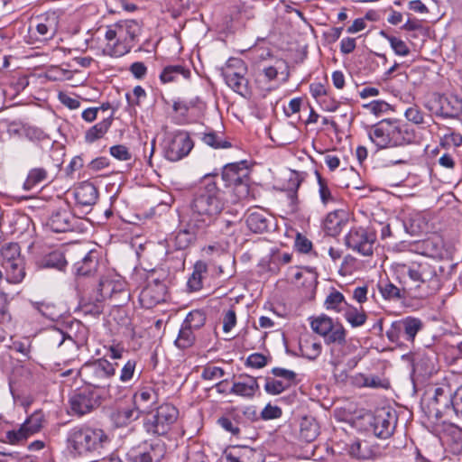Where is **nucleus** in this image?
<instances>
[{
    "label": "nucleus",
    "instance_id": "obj_30",
    "mask_svg": "<svg viewBox=\"0 0 462 462\" xmlns=\"http://www.w3.org/2000/svg\"><path fill=\"white\" fill-rule=\"evenodd\" d=\"M434 354H418L413 358V370L421 375H430L435 372Z\"/></svg>",
    "mask_w": 462,
    "mask_h": 462
},
{
    "label": "nucleus",
    "instance_id": "obj_55",
    "mask_svg": "<svg viewBox=\"0 0 462 462\" xmlns=\"http://www.w3.org/2000/svg\"><path fill=\"white\" fill-rule=\"evenodd\" d=\"M205 315L200 310H192L186 316L182 324L196 330L205 324Z\"/></svg>",
    "mask_w": 462,
    "mask_h": 462
},
{
    "label": "nucleus",
    "instance_id": "obj_46",
    "mask_svg": "<svg viewBox=\"0 0 462 462\" xmlns=\"http://www.w3.org/2000/svg\"><path fill=\"white\" fill-rule=\"evenodd\" d=\"M67 262L63 254L59 251H54L47 254L42 260V265L46 268H55L62 270Z\"/></svg>",
    "mask_w": 462,
    "mask_h": 462
},
{
    "label": "nucleus",
    "instance_id": "obj_15",
    "mask_svg": "<svg viewBox=\"0 0 462 462\" xmlns=\"http://www.w3.org/2000/svg\"><path fill=\"white\" fill-rule=\"evenodd\" d=\"M166 452L165 445L161 440L143 444L131 449L128 457L133 462H160Z\"/></svg>",
    "mask_w": 462,
    "mask_h": 462
},
{
    "label": "nucleus",
    "instance_id": "obj_31",
    "mask_svg": "<svg viewBox=\"0 0 462 462\" xmlns=\"http://www.w3.org/2000/svg\"><path fill=\"white\" fill-rule=\"evenodd\" d=\"M5 271L6 280L11 283L21 282L24 276V263L23 259H16L15 262H7L6 264L2 265Z\"/></svg>",
    "mask_w": 462,
    "mask_h": 462
},
{
    "label": "nucleus",
    "instance_id": "obj_11",
    "mask_svg": "<svg viewBox=\"0 0 462 462\" xmlns=\"http://www.w3.org/2000/svg\"><path fill=\"white\" fill-rule=\"evenodd\" d=\"M422 328L423 322L420 319L406 317L393 322L385 335L392 343H399L402 339L413 343L417 334Z\"/></svg>",
    "mask_w": 462,
    "mask_h": 462
},
{
    "label": "nucleus",
    "instance_id": "obj_19",
    "mask_svg": "<svg viewBox=\"0 0 462 462\" xmlns=\"http://www.w3.org/2000/svg\"><path fill=\"white\" fill-rule=\"evenodd\" d=\"M77 218L68 208H59L51 213L47 226L55 233L72 231Z\"/></svg>",
    "mask_w": 462,
    "mask_h": 462
},
{
    "label": "nucleus",
    "instance_id": "obj_45",
    "mask_svg": "<svg viewBox=\"0 0 462 462\" xmlns=\"http://www.w3.org/2000/svg\"><path fill=\"white\" fill-rule=\"evenodd\" d=\"M157 401V393L150 387L142 389L139 393L134 395V405L138 408L143 406L146 407L148 403H155Z\"/></svg>",
    "mask_w": 462,
    "mask_h": 462
},
{
    "label": "nucleus",
    "instance_id": "obj_59",
    "mask_svg": "<svg viewBox=\"0 0 462 462\" xmlns=\"http://www.w3.org/2000/svg\"><path fill=\"white\" fill-rule=\"evenodd\" d=\"M404 116L406 119L415 125H420L424 122L422 111L416 106H410L405 110Z\"/></svg>",
    "mask_w": 462,
    "mask_h": 462
},
{
    "label": "nucleus",
    "instance_id": "obj_13",
    "mask_svg": "<svg viewBox=\"0 0 462 462\" xmlns=\"http://www.w3.org/2000/svg\"><path fill=\"white\" fill-rule=\"evenodd\" d=\"M99 405L97 396L89 388L75 391L69 399V413L81 417L94 411Z\"/></svg>",
    "mask_w": 462,
    "mask_h": 462
},
{
    "label": "nucleus",
    "instance_id": "obj_54",
    "mask_svg": "<svg viewBox=\"0 0 462 462\" xmlns=\"http://www.w3.org/2000/svg\"><path fill=\"white\" fill-rule=\"evenodd\" d=\"M277 69L274 68V67H268V68H265L263 69L262 72H260L256 78V83L258 84L259 88H262L263 90L266 91V92H269L271 91L273 87L272 86H268V87H263L262 86V83H265L267 81H271V80H273L274 79H276L277 77Z\"/></svg>",
    "mask_w": 462,
    "mask_h": 462
},
{
    "label": "nucleus",
    "instance_id": "obj_37",
    "mask_svg": "<svg viewBox=\"0 0 462 462\" xmlns=\"http://www.w3.org/2000/svg\"><path fill=\"white\" fill-rule=\"evenodd\" d=\"M21 249L17 243H8L3 245L0 251V263L5 265L7 262H15L22 259Z\"/></svg>",
    "mask_w": 462,
    "mask_h": 462
},
{
    "label": "nucleus",
    "instance_id": "obj_47",
    "mask_svg": "<svg viewBox=\"0 0 462 462\" xmlns=\"http://www.w3.org/2000/svg\"><path fill=\"white\" fill-rule=\"evenodd\" d=\"M310 326L313 331L322 337H325L328 334L329 330L333 328L334 324L330 318L327 316H320L313 319L310 323Z\"/></svg>",
    "mask_w": 462,
    "mask_h": 462
},
{
    "label": "nucleus",
    "instance_id": "obj_32",
    "mask_svg": "<svg viewBox=\"0 0 462 462\" xmlns=\"http://www.w3.org/2000/svg\"><path fill=\"white\" fill-rule=\"evenodd\" d=\"M112 121V116L107 117L87 130L84 136L86 143H92L104 137L109 130Z\"/></svg>",
    "mask_w": 462,
    "mask_h": 462
},
{
    "label": "nucleus",
    "instance_id": "obj_51",
    "mask_svg": "<svg viewBox=\"0 0 462 462\" xmlns=\"http://www.w3.org/2000/svg\"><path fill=\"white\" fill-rule=\"evenodd\" d=\"M51 340L52 344H56L58 346H64L69 349H77L78 345L70 336H66L61 330L55 329L52 331Z\"/></svg>",
    "mask_w": 462,
    "mask_h": 462
},
{
    "label": "nucleus",
    "instance_id": "obj_38",
    "mask_svg": "<svg viewBox=\"0 0 462 462\" xmlns=\"http://www.w3.org/2000/svg\"><path fill=\"white\" fill-rule=\"evenodd\" d=\"M346 321L354 328L364 325L366 321V315L363 310L347 305L342 312Z\"/></svg>",
    "mask_w": 462,
    "mask_h": 462
},
{
    "label": "nucleus",
    "instance_id": "obj_41",
    "mask_svg": "<svg viewBox=\"0 0 462 462\" xmlns=\"http://www.w3.org/2000/svg\"><path fill=\"white\" fill-rule=\"evenodd\" d=\"M347 305L344 295L339 291L331 292L325 300L327 310H331L336 312H343Z\"/></svg>",
    "mask_w": 462,
    "mask_h": 462
},
{
    "label": "nucleus",
    "instance_id": "obj_34",
    "mask_svg": "<svg viewBox=\"0 0 462 462\" xmlns=\"http://www.w3.org/2000/svg\"><path fill=\"white\" fill-rule=\"evenodd\" d=\"M369 138L379 149H385L391 147L390 138L387 134L384 120L376 125L369 132Z\"/></svg>",
    "mask_w": 462,
    "mask_h": 462
},
{
    "label": "nucleus",
    "instance_id": "obj_50",
    "mask_svg": "<svg viewBox=\"0 0 462 462\" xmlns=\"http://www.w3.org/2000/svg\"><path fill=\"white\" fill-rule=\"evenodd\" d=\"M264 390L267 393L277 395L290 388L291 385L281 379L267 377L265 380Z\"/></svg>",
    "mask_w": 462,
    "mask_h": 462
},
{
    "label": "nucleus",
    "instance_id": "obj_61",
    "mask_svg": "<svg viewBox=\"0 0 462 462\" xmlns=\"http://www.w3.org/2000/svg\"><path fill=\"white\" fill-rule=\"evenodd\" d=\"M136 362L134 360H128L123 366L120 374V380L123 383L130 381L134 374Z\"/></svg>",
    "mask_w": 462,
    "mask_h": 462
},
{
    "label": "nucleus",
    "instance_id": "obj_14",
    "mask_svg": "<svg viewBox=\"0 0 462 462\" xmlns=\"http://www.w3.org/2000/svg\"><path fill=\"white\" fill-rule=\"evenodd\" d=\"M245 70L246 68L243 61L238 59L229 60L226 67L223 69V76L227 86L242 96L248 94V80L245 78Z\"/></svg>",
    "mask_w": 462,
    "mask_h": 462
},
{
    "label": "nucleus",
    "instance_id": "obj_6",
    "mask_svg": "<svg viewBox=\"0 0 462 462\" xmlns=\"http://www.w3.org/2000/svg\"><path fill=\"white\" fill-rule=\"evenodd\" d=\"M453 411L457 419L462 420V384L452 393L448 385L435 388L434 395L430 401V413L438 420L444 414Z\"/></svg>",
    "mask_w": 462,
    "mask_h": 462
},
{
    "label": "nucleus",
    "instance_id": "obj_18",
    "mask_svg": "<svg viewBox=\"0 0 462 462\" xmlns=\"http://www.w3.org/2000/svg\"><path fill=\"white\" fill-rule=\"evenodd\" d=\"M167 289L163 282L153 280L141 291L139 300L143 308L152 309L165 300Z\"/></svg>",
    "mask_w": 462,
    "mask_h": 462
},
{
    "label": "nucleus",
    "instance_id": "obj_49",
    "mask_svg": "<svg viewBox=\"0 0 462 462\" xmlns=\"http://www.w3.org/2000/svg\"><path fill=\"white\" fill-rule=\"evenodd\" d=\"M5 438V442H6L10 445L19 446V445H23V443H25L26 440L30 438V436L23 430V428L20 425L18 430L6 431Z\"/></svg>",
    "mask_w": 462,
    "mask_h": 462
},
{
    "label": "nucleus",
    "instance_id": "obj_26",
    "mask_svg": "<svg viewBox=\"0 0 462 462\" xmlns=\"http://www.w3.org/2000/svg\"><path fill=\"white\" fill-rule=\"evenodd\" d=\"M190 70L180 64L166 66L160 75V79L163 83L178 81L180 79H189Z\"/></svg>",
    "mask_w": 462,
    "mask_h": 462
},
{
    "label": "nucleus",
    "instance_id": "obj_4",
    "mask_svg": "<svg viewBox=\"0 0 462 462\" xmlns=\"http://www.w3.org/2000/svg\"><path fill=\"white\" fill-rule=\"evenodd\" d=\"M141 27L134 20H123L105 28L102 52L120 58L130 52L140 34Z\"/></svg>",
    "mask_w": 462,
    "mask_h": 462
},
{
    "label": "nucleus",
    "instance_id": "obj_43",
    "mask_svg": "<svg viewBox=\"0 0 462 462\" xmlns=\"http://www.w3.org/2000/svg\"><path fill=\"white\" fill-rule=\"evenodd\" d=\"M324 338L328 345L343 346L346 343V329L341 324H334L333 328Z\"/></svg>",
    "mask_w": 462,
    "mask_h": 462
},
{
    "label": "nucleus",
    "instance_id": "obj_2",
    "mask_svg": "<svg viewBox=\"0 0 462 462\" xmlns=\"http://www.w3.org/2000/svg\"><path fill=\"white\" fill-rule=\"evenodd\" d=\"M108 444L109 438L103 430L87 425L75 426L66 435V448L73 457L100 456Z\"/></svg>",
    "mask_w": 462,
    "mask_h": 462
},
{
    "label": "nucleus",
    "instance_id": "obj_35",
    "mask_svg": "<svg viewBox=\"0 0 462 462\" xmlns=\"http://www.w3.org/2000/svg\"><path fill=\"white\" fill-rule=\"evenodd\" d=\"M140 416V411L137 407H126L118 410L114 413L113 418L117 426H125Z\"/></svg>",
    "mask_w": 462,
    "mask_h": 462
},
{
    "label": "nucleus",
    "instance_id": "obj_27",
    "mask_svg": "<svg viewBox=\"0 0 462 462\" xmlns=\"http://www.w3.org/2000/svg\"><path fill=\"white\" fill-rule=\"evenodd\" d=\"M404 227L407 233L411 236H419L428 231V219L421 213H412L407 221L404 222Z\"/></svg>",
    "mask_w": 462,
    "mask_h": 462
},
{
    "label": "nucleus",
    "instance_id": "obj_9",
    "mask_svg": "<svg viewBox=\"0 0 462 462\" xmlns=\"http://www.w3.org/2000/svg\"><path fill=\"white\" fill-rule=\"evenodd\" d=\"M193 148L188 133L178 131L175 133H168L162 143V150L164 156L171 162H178L187 156Z\"/></svg>",
    "mask_w": 462,
    "mask_h": 462
},
{
    "label": "nucleus",
    "instance_id": "obj_62",
    "mask_svg": "<svg viewBox=\"0 0 462 462\" xmlns=\"http://www.w3.org/2000/svg\"><path fill=\"white\" fill-rule=\"evenodd\" d=\"M282 416V410L280 407L275 405L267 404L261 412L263 420H273L278 419Z\"/></svg>",
    "mask_w": 462,
    "mask_h": 462
},
{
    "label": "nucleus",
    "instance_id": "obj_57",
    "mask_svg": "<svg viewBox=\"0 0 462 462\" xmlns=\"http://www.w3.org/2000/svg\"><path fill=\"white\" fill-rule=\"evenodd\" d=\"M363 107L368 110L371 114L379 116L389 110L390 105L383 100H374L363 105Z\"/></svg>",
    "mask_w": 462,
    "mask_h": 462
},
{
    "label": "nucleus",
    "instance_id": "obj_8",
    "mask_svg": "<svg viewBox=\"0 0 462 462\" xmlns=\"http://www.w3.org/2000/svg\"><path fill=\"white\" fill-rule=\"evenodd\" d=\"M431 431L438 435L451 452L459 454L462 452V429L453 423H447L442 419L438 420L434 413L429 414Z\"/></svg>",
    "mask_w": 462,
    "mask_h": 462
},
{
    "label": "nucleus",
    "instance_id": "obj_36",
    "mask_svg": "<svg viewBox=\"0 0 462 462\" xmlns=\"http://www.w3.org/2000/svg\"><path fill=\"white\" fill-rule=\"evenodd\" d=\"M44 415L41 411H37L30 415L25 421L21 424L23 430L31 437L39 432L42 428Z\"/></svg>",
    "mask_w": 462,
    "mask_h": 462
},
{
    "label": "nucleus",
    "instance_id": "obj_23",
    "mask_svg": "<svg viewBox=\"0 0 462 462\" xmlns=\"http://www.w3.org/2000/svg\"><path fill=\"white\" fill-rule=\"evenodd\" d=\"M98 192L95 185L90 182H83L75 190V199L79 205L92 206L96 204Z\"/></svg>",
    "mask_w": 462,
    "mask_h": 462
},
{
    "label": "nucleus",
    "instance_id": "obj_17",
    "mask_svg": "<svg viewBox=\"0 0 462 462\" xmlns=\"http://www.w3.org/2000/svg\"><path fill=\"white\" fill-rule=\"evenodd\" d=\"M391 147L402 146L413 142L415 134L412 129L396 120L384 119Z\"/></svg>",
    "mask_w": 462,
    "mask_h": 462
},
{
    "label": "nucleus",
    "instance_id": "obj_16",
    "mask_svg": "<svg viewBox=\"0 0 462 462\" xmlns=\"http://www.w3.org/2000/svg\"><path fill=\"white\" fill-rule=\"evenodd\" d=\"M375 236L365 228H352L346 236V245L358 254L368 256L373 254Z\"/></svg>",
    "mask_w": 462,
    "mask_h": 462
},
{
    "label": "nucleus",
    "instance_id": "obj_58",
    "mask_svg": "<svg viewBox=\"0 0 462 462\" xmlns=\"http://www.w3.org/2000/svg\"><path fill=\"white\" fill-rule=\"evenodd\" d=\"M202 140L207 145L215 149L230 147V143L228 142L223 141L213 132L205 134Z\"/></svg>",
    "mask_w": 462,
    "mask_h": 462
},
{
    "label": "nucleus",
    "instance_id": "obj_12",
    "mask_svg": "<svg viewBox=\"0 0 462 462\" xmlns=\"http://www.w3.org/2000/svg\"><path fill=\"white\" fill-rule=\"evenodd\" d=\"M425 107L442 117H457L462 113V99L456 95L433 94Z\"/></svg>",
    "mask_w": 462,
    "mask_h": 462
},
{
    "label": "nucleus",
    "instance_id": "obj_25",
    "mask_svg": "<svg viewBox=\"0 0 462 462\" xmlns=\"http://www.w3.org/2000/svg\"><path fill=\"white\" fill-rule=\"evenodd\" d=\"M58 30V16L52 13L39 19L36 31L43 40L51 39Z\"/></svg>",
    "mask_w": 462,
    "mask_h": 462
},
{
    "label": "nucleus",
    "instance_id": "obj_60",
    "mask_svg": "<svg viewBox=\"0 0 462 462\" xmlns=\"http://www.w3.org/2000/svg\"><path fill=\"white\" fill-rule=\"evenodd\" d=\"M272 374L291 385H292L296 378V374L293 371L285 368L274 367L272 369Z\"/></svg>",
    "mask_w": 462,
    "mask_h": 462
},
{
    "label": "nucleus",
    "instance_id": "obj_33",
    "mask_svg": "<svg viewBox=\"0 0 462 462\" xmlns=\"http://www.w3.org/2000/svg\"><path fill=\"white\" fill-rule=\"evenodd\" d=\"M97 253L89 251L80 261L74 264L78 275L85 276L96 271L97 266Z\"/></svg>",
    "mask_w": 462,
    "mask_h": 462
},
{
    "label": "nucleus",
    "instance_id": "obj_21",
    "mask_svg": "<svg viewBox=\"0 0 462 462\" xmlns=\"http://www.w3.org/2000/svg\"><path fill=\"white\" fill-rule=\"evenodd\" d=\"M242 380L235 382L229 391L230 393L241 396L245 399H252L259 391V384L255 377L241 375Z\"/></svg>",
    "mask_w": 462,
    "mask_h": 462
},
{
    "label": "nucleus",
    "instance_id": "obj_22",
    "mask_svg": "<svg viewBox=\"0 0 462 462\" xmlns=\"http://www.w3.org/2000/svg\"><path fill=\"white\" fill-rule=\"evenodd\" d=\"M257 453L248 447H233L225 451L224 462H257Z\"/></svg>",
    "mask_w": 462,
    "mask_h": 462
},
{
    "label": "nucleus",
    "instance_id": "obj_48",
    "mask_svg": "<svg viewBox=\"0 0 462 462\" xmlns=\"http://www.w3.org/2000/svg\"><path fill=\"white\" fill-rule=\"evenodd\" d=\"M206 271V265L202 263H198L195 265V269L189 278L187 285L188 288L192 291H197L202 287V273Z\"/></svg>",
    "mask_w": 462,
    "mask_h": 462
},
{
    "label": "nucleus",
    "instance_id": "obj_5",
    "mask_svg": "<svg viewBox=\"0 0 462 462\" xmlns=\"http://www.w3.org/2000/svg\"><path fill=\"white\" fill-rule=\"evenodd\" d=\"M116 365L106 358H99L92 363L85 364L81 374L85 382L97 388L107 387V395L116 400L119 396V386L109 383L116 374Z\"/></svg>",
    "mask_w": 462,
    "mask_h": 462
},
{
    "label": "nucleus",
    "instance_id": "obj_3",
    "mask_svg": "<svg viewBox=\"0 0 462 462\" xmlns=\"http://www.w3.org/2000/svg\"><path fill=\"white\" fill-rule=\"evenodd\" d=\"M400 273L409 279L411 286L420 290V296L435 293L441 287L443 269L432 259L420 256L399 266Z\"/></svg>",
    "mask_w": 462,
    "mask_h": 462
},
{
    "label": "nucleus",
    "instance_id": "obj_1",
    "mask_svg": "<svg viewBox=\"0 0 462 462\" xmlns=\"http://www.w3.org/2000/svg\"><path fill=\"white\" fill-rule=\"evenodd\" d=\"M225 204V193L214 177L205 176L189 202L188 225L195 230H206L216 222Z\"/></svg>",
    "mask_w": 462,
    "mask_h": 462
},
{
    "label": "nucleus",
    "instance_id": "obj_52",
    "mask_svg": "<svg viewBox=\"0 0 462 462\" xmlns=\"http://www.w3.org/2000/svg\"><path fill=\"white\" fill-rule=\"evenodd\" d=\"M383 37H384L390 43L392 49L394 53L399 56H407L410 53V49L402 39L390 36L384 32H380Z\"/></svg>",
    "mask_w": 462,
    "mask_h": 462
},
{
    "label": "nucleus",
    "instance_id": "obj_63",
    "mask_svg": "<svg viewBox=\"0 0 462 462\" xmlns=\"http://www.w3.org/2000/svg\"><path fill=\"white\" fill-rule=\"evenodd\" d=\"M267 364V358L259 353L250 355L246 359V365L253 368H262Z\"/></svg>",
    "mask_w": 462,
    "mask_h": 462
},
{
    "label": "nucleus",
    "instance_id": "obj_39",
    "mask_svg": "<svg viewBox=\"0 0 462 462\" xmlns=\"http://www.w3.org/2000/svg\"><path fill=\"white\" fill-rule=\"evenodd\" d=\"M47 171L43 168L32 169L29 171L27 178L23 183V189L26 190L33 189L34 187L44 181L47 179Z\"/></svg>",
    "mask_w": 462,
    "mask_h": 462
},
{
    "label": "nucleus",
    "instance_id": "obj_10",
    "mask_svg": "<svg viewBox=\"0 0 462 462\" xmlns=\"http://www.w3.org/2000/svg\"><path fill=\"white\" fill-rule=\"evenodd\" d=\"M178 416L177 408L169 403L162 404L157 408L155 414L144 422V428L148 433L164 435L171 429Z\"/></svg>",
    "mask_w": 462,
    "mask_h": 462
},
{
    "label": "nucleus",
    "instance_id": "obj_53",
    "mask_svg": "<svg viewBox=\"0 0 462 462\" xmlns=\"http://www.w3.org/2000/svg\"><path fill=\"white\" fill-rule=\"evenodd\" d=\"M319 185V194L320 200L324 206L334 202L335 198L331 193L330 189L328 188V182L324 180L319 172H316Z\"/></svg>",
    "mask_w": 462,
    "mask_h": 462
},
{
    "label": "nucleus",
    "instance_id": "obj_56",
    "mask_svg": "<svg viewBox=\"0 0 462 462\" xmlns=\"http://www.w3.org/2000/svg\"><path fill=\"white\" fill-rule=\"evenodd\" d=\"M341 217H339V213L337 211H333L328 214L324 226L329 234H336L339 230V226L341 224Z\"/></svg>",
    "mask_w": 462,
    "mask_h": 462
},
{
    "label": "nucleus",
    "instance_id": "obj_42",
    "mask_svg": "<svg viewBox=\"0 0 462 462\" xmlns=\"http://www.w3.org/2000/svg\"><path fill=\"white\" fill-rule=\"evenodd\" d=\"M124 283L121 281H115L104 278L99 282V291L103 297H111L114 293L123 290Z\"/></svg>",
    "mask_w": 462,
    "mask_h": 462
},
{
    "label": "nucleus",
    "instance_id": "obj_40",
    "mask_svg": "<svg viewBox=\"0 0 462 462\" xmlns=\"http://www.w3.org/2000/svg\"><path fill=\"white\" fill-rule=\"evenodd\" d=\"M193 331V329L182 324L179 331L178 337L174 341L175 346L180 349L191 346L195 342Z\"/></svg>",
    "mask_w": 462,
    "mask_h": 462
},
{
    "label": "nucleus",
    "instance_id": "obj_64",
    "mask_svg": "<svg viewBox=\"0 0 462 462\" xmlns=\"http://www.w3.org/2000/svg\"><path fill=\"white\" fill-rule=\"evenodd\" d=\"M110 154L120 161H128L131 158L128 149L121 144L112 146L110 148Z\"/></svg>",
    "mask_w": 462,
    "mask_h": 462
},
{
    "label": "nucleus",
    "instance_id": "obj_44",
    "mask_svg": "<svg viewBox=\"0 0 462 462\" xmlns=\"http://www.w3.org/2000/svg\"><path fill=\"white\" fill-rule=\"evenodd\" d=\"M378 287L382 296L385 300H398L404 298V291H402L392 282H382L378 285Z\"/></svg>",
    "mask_w": 462,
    "mask_h": 462
},
{
    "label": "nucleus",
    "instance_id": "obj_20",
    "mask_svg": "<svg viewBox=\"0 0 462 462\" xmlns=\"http://www.w3.org/2000/svg\"><path fill=\"white\" fill-rule=\"evenodd\" d=\"M249 170L245 162L226 164L222 171V179L227 185H240L248 178Z\"/></svg>",
    "mask_w": 462,
    "mask_h": 462
},
{
    "label": "nucleus",
    "instance_id": "obj_7",
    "mask_svg": "<svg viewBox=\"0 0 462 462\" xmlns=\"http://www.w3.org/2000/svg\"><path fill=\"white\" fill-rule=\"evenodd\" d=\"M364 420L368 424L366 430L380 439H387L393 433L397 424L396 411L389 407L377 409L374 414H367Z\"/></svg>",
    "mask_w": 462,
    "mask_h": 462
},
{
    "label": "nucleus",
    "instance_id": "obj_28",
    "mask_svg": "<svg viewBox=\"0 0 462 462\" xmlns=\"http://www.w3.org/2000/svg\"><path fill=\"white\" fill-rule=\"evenodd\" d=\"M246 225L254 233L266 231L269 226L267 214L259 209L250 211L246 217Z\"/></svg>",
    "mask_w": 462,
    "mask_h": 462
},
{
    "label": "nucleus",
    "instance_id": "obj_29",
    "mask_svg": "<svg viewBox=\"0 0 462 462\" xmlns=\"http://www.w3.org/2000/svg\"><path fill=\"white\" fill-rule=\"evenodd\" d=\"M319 435V426L316 419L313 417H303L300 423V438L306 442H311Z\"/></svg>",
    "mask_w": 462,
    "mask_h": 462
},
{
    "label": "nucleus",
    "instance_id": "obj_24",
    "mask_svg": "<svg viewBox=\"0 0 462 462\" xmlns=\"http://www.w3.org/2000/svg\"><path fill=\"white\" fill-rule=\"evenodd\" d=\"M206 230H195L187 224V228L182 229L171 235L169 242L178 250L187 248L195 239V236L199 233H204Z\"/></svg>",
    "mask_w": 462,
    "mask_h": 462
}]
</instances>
